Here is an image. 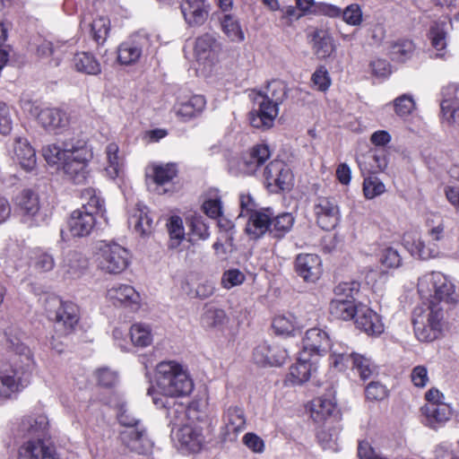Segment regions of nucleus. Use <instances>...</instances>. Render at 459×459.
<instances>
[{"label": "nucleus", "mask_w": 459, "mask_h": 459, "mask_svg": "<svg viewBox=\"0 0 459 459\" xmlns=\"http://www.w3.org/2000/svg\"><path fill=\"white\" fill-rule=\"evenodd\" d=\"M42 155L49 165H62L65 175L74 183H82L87 176L91 152L82 139L71 138L62 146L50 143L42 148Z\"/></svg>", "instance_id": "obj_1"}, {"label": "nucleus", "mask_w": 459, "mask_h": 459, "mask_svg": "<svg viewBox=\"0 0 459 459\" xmlns=\"http://www.w3.org/2000/svg\"><path fill=\"white\" fill-rule=\"evenodd\" d=\"M13 355L8 363L0 368V397L8 398L24 389L30 382L33 358L28 346L10 342Z\"/></svg>", "instance_id": "obj_2"}, {"label": "nucleus", "mask_w": 459, "mask_h": 459, "mask_svg": "<svg viewBox=\"0 0 459 459\" xmlns=\"http://www.w3.org/2000/svg\"><path fill=\"white\" fill-rule=\"evenodd\" d=\"M156 384L159 392L151 386L147 394L152 396L153 403L159 408L167 406L164 396H186L194 388V383L187 372L175 361H162L158 364Z\"/></svg>", "instance_id": "obj_3"}, {"label": "nucleus", "mask_w": 459, "mask_h": 459, "mask_svg": "<svg viewBox=\"0 0 459 459\" xmlns=\"http://www.w3.org/2000/svg\"><path fill=\"white\" fill-rule=\"evenodd\" d=\"M287 85L281 80L268 82L264 92H259L254 99L255 108L249 113L252 126L268 129L273 126L281 105L287 97Z\"/></svg>", "instance_id": "obj_4"}, {"label": "nucleus", "mask_w": 459, "mask_h": 459, "mask_svg": "<svg viewBox=\"0 0 459 459\" xmlns=\"http://www.w3.org/2000/svg\"><path fill=\"white\" fill-rule=\"evenodd\" d=\"M418 292L429 306H455L459 302V290L455 283L440 272L426 273L418 280Z\"/></svg>", "instance_id": "obj_5"}, {"label": "nucleus", "mask_w": 459, "mask_h": 459, "mask_svg": "<svg viewBox=\"0 0 459 459\" xmlns=\"http://www.w3.org/2000/svg\"><path fill=\"white\" fill-rule=\"evenodd\" d=\"M444 307L423 303L414 308L412 324L414 334L420 342H430L438 339L443 332Z\"/></svg>", "instance_id": "obj_6"}, {"label": "nucleus", "mask_w": 459, "mask_h": 459, "mask_svg": "<svg viewBox=\"0 0 459 459\" xmlns=\"http://www.w3.org/2000/svg\"><path fill=\"white\" fill-rule=\"evenodd\" d=\"M102 212V203H86L81 208L74 210L67 221L69 234L60 230L61 241L67 242L70 236L83 238L90 235L95 223L96 217Z\"/></svg>", "instance_id": "obj_7"}, {"label": "nucleus", "mask_w": 459, "mask_h": 459, "mask_svg": "<svg viewBox=\"0 0 459 459\" xmlns=\"http://www.w3.org/2000/svg\"><path fill=\"white\" fill-rule=\"evenodd\" d=\"M254 203H240V216L247 218L245 232L250 239L257 240L270 234L273 210L270 208H249Z\"/></svg>", "instance_id": "obj_8"}, {"label": "nucleus", "mask_w": 459, "mask_h": 459, "mask_svg": "<svg viewBox=\"0 0 459 459\" xmlns=\"http://www.w3.org/2000/svg\"><path fill=\"white\" fill-rule=\"evenodd\" d=\"M330 359L331 364L340 371L345 370L351 366V369L364 381L377 371V366L369 358L354 351H333Z\"/></svg>", "instance_id": "obj_9"}, {"label": "nucleus", "mask_w": 459, "mask_h": 459, "mask_svg": "<svg viewBox=\"0 0 459 459\" xmlns=\"http://www.w3.org/2000/svg\"><path fill=\"white\" fill-rule=\"evenodd\" d=\"M129 264L128 251L114 242L102 241L100 247L99 267L108 273H120Z\"/></svg>", "instance_id": "obj_10"}, {"label": "nucleus", "mask_w": 459, "mask_h": 459, "mask_svg": "<svg viewBox=\"0 0 459 459\" xmlns=\"http://www.w3.org/2000/svg\"><path fill=\"white\" fill-rule=\"evenodd\" d=\"M56 307L55 311H49L48 316L55 323V331L58 336L70 334L79 321V308L72 302H62L58 299H52Z\"/></svg>", "instance_id": "obj_11"}, {"label": "nucleus", "mask_w": 459, "mask_h": 459, "mask_svg": "<svg viewBox=\"0 0 459 459\" xmlns=\"http://www.w3.org/2000/svg\"><path fill=\"white\" fill-rule=\"evenodd\" d=\"M429 241L431 243L428 247L420 238H412L411 241L410 236L404 238V246L412 255L418 256L420 259L427 260L436 257L438 254L437 242L442 240L445 237L444 225L440 223L429 230Z\"/></svg>", "instance_id": "obj_12"}, {"label": "nucleus", "mask_w": 459, "mask_h": 459, "mask_svg": "<svg viewBox=\"0 0 459 459\" xmlns=\"http://www.w3.org/2000/svg\"><path fill=\"white\" fill-rule=\"evenodd\" d=\"M265 186L270 192L277 193L280 190L290 189L292 185L293 175L289 166L282 160L271 161L264 169Z\"/></svg>", "instance_id": "obj_13"}, {"label": "nucleus", "mask_w": 459, "mask_h": 459, "mask_svg": "<svg viewBox=\"0 0 459 459\" xmlns=\"http://www.w3.org/2000/svg\"><path fill=\"white\" fill-rule=\"evenodd\" d=\"M311 418L317 424L337 422L340 418V411L332 390L328 394L313 400Z\"/></svg>", "instance_id": "obj_14"}, {"label": "nucleus", "mask_w": 459, "mask_h": 459, "mask_svg": "<svg viewBox=\"0 0 459 459\" xmlns=\"http://www.w3.org/2000/svg\"><path fill=\"white\" fill-rule=\"evenodd\" d=\"M128 225L143 238H149L153 230V220L149 208L143 203H133L128 208Z\"/></svg>", "instance_id": "obj_15"}, {"label": "nucleus", "mask_w": 459, "mask_h": 459, "mask_svg": "<svg viewBox=\"0 0 459 459\" xmlns=\"http://www.w3.org/2000/svg\"><path fill=\"white\" fill-rule=\"evenodd\" d=\"M19 459H58L53 443L46 438H30L19 448Z\"/></svg>", "instance_id": "obj_16"}, {"label": "nucleus", "mask_w": 459, "mask_h": 459, "mask_svg": "<svg viewBox=\"0 0 459 459\" xmlns=\"http://www.w3.org/2000/svg\"><path fill=\"white\" fill-rule=\"evenodd\" d=\"M36 118L45 131L54 134L62 133L69 124L66 113L56 108L40 109L36 115Z\"/></svg>", "instance_id": "obj_17"}, {"label": "nucleus", "mask_w": 459, "mask_h": 459, "mask_svg": "<svg viewBox=\"0 0 459 459\" xmlns=\"http://www.w3.org/2000/svg\"><path fill=\"white\" fill-rule=\"evenodd\" d=\"M288 356L284 347L279 344H269L266 342L257 345L253 352L254 360L260 365L281 366Z\"/></svg>", "instance_id": "obj_18"}, {"label": "nucleus", "mask_w": 459, "mask_h": 459, "mask_svg": "<svg viewBox=\"0 0 459 459\" xmlns=\"http://www.w3.org/2000/svg\"><path fill=\"white\" fill-rule=\"evenodd\" d=\"M211 5L206 0H183L180 10L186 22L191 26H201L208 19Z\"/></svg>", "instance_id": "obj_19"}, {"label": "nucleus", "mask_w": 459, "mask_h": 459, "mask_svg": "<svg viewBox=\"0 0 459 459\" xmlns=\"http://www.w3.org/2000/svg\"><path fill=\"white\" fill-rule=\"evenodd\" d=\"M121 439L128 449L139 455L149 453L152 447V442L149 438L146 428L143 425L136 429H127L121 432Z\"/></svg>", "instance_id": "obj_20"}, {"label": "nucleus", "mask_w": 459, "mask_h": 459, "mask_svg": "<svg viewBox=\"0 0 459 459\" xmlns=\"http://www.w3.org/2000/svg\"><path fill=\"white\" fill-rule=\"evenodd\" d=\"M354 318L356 326L368 335H379L384 332L379 315L365 305L359 304Z\"/></svg>", "instance_id": "obj_21"}, {"label": "nucleus", "mask_w": 459, "mask_h": 459, "mask_svg": "<svg viewBox=\"0 0 459 459\" xmlns=\"http://www.w3.org/2000/svg\"><path fill=\"white\" fill-rule=\"evenodd\" d=\"M295 270L305 281L315 282L321 275V259L314 254H300L296 257Z\"/></svg>", "instance_id": "obj_22"}, {"label": "nucleus", "mask_w": 459, "mask_h": 459, "mask_svg": "<svg viewBox=\"0 0 459 459\" xmlns=\"http://www.w3.org/2000/svg\"><path fill=\"white\" fill-rule=\"evenodd\" d=\"M220 43L211 34L205 33L195 39V56L200 63L212 64L218 57Z\"/></svg>", "instance_id": "obj_23"}, {"label": "nucleus", "mask_w": 459, "mask_h": 459, "mask_svg": "<svg viewBox=\"0 0 459 459\" xmlns=\"http://www.w3.org/2000/svg\"><path fill=\"white\" fill-rule=\"evenodd\" d=\"M107 297L115 306L137 308L140 303L139 293L128 284H115L108 290Z\"/></svg>", "instance_id": "obj_24"}, {"label": "nucleus", "mask_w": 459, "mask_h": 459, "mask_svg": "<svg viewBox=\"0 0 459 459\" xmlns=\"http://www.w3.org/2000/svg\"><path fill=\"white\" fill-rule=\"evenodd\" d=\"M330 348L328 334L320 328H311L306 332L303 338V353L307 352L324 355Z\"/></svg>", "instance_id": "obj_25"}, {"label": "nucleus", "mask_w": 459, "mask_h": 459, "mask_svg": "<svg viewBox=\"0 0 459 459\" xmlns=\"http://www.w3.org/2000/svg\"><path fill=\"white\" fill-rule=\"evenodd\" d=\"M206 100L202 95H193L189 98L179 100L174 106V110L178 117L182 121H188L204 109Z\"/></svg>", "instance_id": "obj_26"}, {"label": "nucleus", "mask_w": 459, "mask_h": 459, "mask_svg": "<svg viewBox=\"0 0 459 459\" xmlns=\"http://www.w3.org/2000/svg\"><path fill=\"white\" fill-rule=\"evenodd\" d=\"M421 412L426 418V425L433 429L440 428L451 417L450 406L446 403H428L421 407Z\"/></svg>", "instance_id": "obj_27"}, {"label": "nucleus", "mask_w": 459, "mask_h": 459, "mask_svg": "<svg viewBox=\"0 0 459 459\" xmlns=\"http://www.w3.org/2000/svg\"><path fill=\"white\" fill-rule=\"evenodd\" d=\"M317 224L325 230L333 229L340 218L339 208L334 203H317L314 206Z\"/></svg>", "instance_id": "obj_28"}, {"label": "nucleus", "mask_w": 459, "mask_h": 459, "mask_svg": "<svg viewBox=\"0 0 459 459\" xmlns=\"http://www.w3.org/2000/svg\"><path fill=\"white\" fill-rule=\"evenodd\" d=\"M176 437L180 445V448L192 453L198 452L204 443V437L201 430L189 425L180 428Z\"/></svg>", "instance_id": "obj_29"}, {"label": "nucleus", "mask_w": 459, "mask_h": 459, "mask_svg": "<svg viewBox=\"0 0 459 459\" xmlns=\"http://www.w3.org/2000/svg\"><path fill=\"white\" fill-rule=\"evenodd\" d=\"M17 204V208L15 211H18L24 221H29L30 225H39L48 220L50 215V210L48 207L41 206L40 203H15ZM43 204H47L48 203H43Z\"/></svg>", "instance_id": "obj_30"}, {"label": "nucleus", "mask_w": 459, "mask_h": 459, "mask_svg": "<svg viewBox=\"0 0 459 459\" xmlns=\"http://www.w3.org/2000/svg\"><path fill=\"white\" fill-rule=\"evenodd\" d=\"M145 37H138L136 39L123 42L117 49V58L122 65H133L139 61L143 55Z\"/></svg>", "instance_id": "obj_31"}, {"label": "nucleus", "mask_w": 459, "mask_h": 459, "mask_svg": "<svg viewBox=\"0 0 459 459\" xmlns=\"http://www.w3.org/2000/svg\"><path fill=\"white\" fill-rule=\"evenodd\" d=\"M177 167L174 163L152 165V178L155 184V188L153 191L159 195L166 193L168 189L165 187V186L177 176Z\"/></svg>", "instance_id": "obj_32"}, {"label": "nucleus", "mask_w": 459, "mask_h": 459, "mask_svg": "<svg viewBox=\"0 0 459 459\" xmlns=\"http://www.w3.org/2000/svg\"><path fill=\"white\" fill-rule=\"evenodd\" d=\"M166 230L169 234L167 248L169 251H180V247L186 239L183 220L178 215L170 216L166 223Z\"/></svg>", "instance_id": "obj_33"}, {"label": "nucleus", "mask_w": 459, "mask_h": 459, "mask_svg": "<svg viewBox=\"0 0 459 459\" xmlns=\"http://www.w3.org/2000/svg\"><path fill=\"white\" fill-rule=\"evenodd\" d=\"M312 48L318 58L329 57L335 50V45L331 33L323 29H317L312 33Z\"/></svg>", "instance_id": "obj_34"}, {"label": "nucleus", "mask_w": 459, "mask_h": 459, "mask_svg": "<svg viewBox=\"0 0 459 459\" xmlns=\"http://www.w3.org/2000/svg\"><path fill=\"white\" fill-rule=\"evenodd\" d=\"M21 429L31 438H46L48 431V419L43 414L25 417L22 420Z\"/></svg>", "instance_id": "obj_35"}, {"label": "nucleus", "mask_w": 459, "mask_h": 459, "mask_svg": "<svg viewBox=\"0 0 459 459\" xmlns=\"http://www.w3.org/2000/svg\"><path fill=\"white\" fill-rule=\"evenodd\" d=\"M14 152L26 171L34 169L37 163L36 152L27 139L19 137L15 140Z\"/></svg>", "instance_id": "obj_36"}, {"label": "nucleus", "mask_w": 459, "mask_h": 459, "mask_svg": "<svg viewBox=\"0 0 459 459\" xmlns=\"http://www.w3.org/2000/svg\"><path fill=\"white\" fill-rule=\"evenodd\" d=\"M88 262L85 256L75 250H69L60 264L64 274L77 276L87 267Z\"/></svg>", "instance_id": "obj_37"}, {"label": "nucleus", "mask_w": 459, "mask_h": 459, "mask_svg": "<svg viewBox=\"0 0 459 459\" xmlns=\"http://www.w3.org/2000/svg\"><path fill=\"white\" fill-rule=\"evenodd\" d=\"M270 157V151L267 145L258 144L253 147L250 152L243 158L244 170L251 174L256 169L264 164Z\"/></svg>", "instance_id": "obj_38"}, {"label": "nucleus", "mask_w": 459, "mask_h": 459, "mask_svg": "<svg viewBox=\"0 0 459 459\" xmlns=\"http://www.w3.org/2000/svg\"><path fill=\"white\" fill-rule=\"evenodd\" d=\"M415 51V45L411 40L400 39L389 42L387 55L394 62L403 63L410 59Z\"/></svg>", "instance_id": "obj_39"}, {"label": "nucleus", "mask_w": 459, "mask_h": 459, "mask_svg": "<svg viewBox=\"0 0 459 459\" xmlns=\"http://www.w3.org/2000/svg\"><path fill=\"white\" fill-rule=\"evenodd\" d=\"M358 307L355 301L333 299L329 305V313L334 319L347 321L354 318Z\"/></svg>", "instance_id": "obj_40"}, {"label": "nucleus", "mask_w": 459, "mask_h": 459, "mask_svg": "<svg viewBox=\"0 0 459 459\" xmlns=\"http://www.w3.org/2000/svg\"><path fill=\"white\" fill-rule=\"evenodd\" d=\"M107 166L105 170L110 178H116L123 171L124 159L119 154V148L117 143H110L106 147Z\"/></svg>", "instance_id": "obj_41"}, {"label": "nucleus", "mask_w": 459, "mask_h": 459, "mask_svg": "<svg viewBox=\"0 0 459 459\" xmlns=\"http://www.w3.org/2000/svg\"><path fill=\"white\" fill-rule=\"evenodd\" d=\"M334 423H322L324 426L316 432L317 441L323 449L337 450L340 428Z\"/></svg>", "instance_id": "obj_42"}, {"label": "nucleus", "mask_w": 459, "mask_h": 459, "mask_svg": "<svg viewBox=\"0 0 459 459\" xmlns=\"http://www.w3.org/2000/svg\"><path fill=\"white\" fill-rule=\"evenodd\" d=\"M224 423L227 435H236L242 431L246 425V418L242 408L230 407L224 415Z\"/></svg>", "instance_id": "obj_43"}, {"label": "nucleus", "mask_w": 459, "mask_h": 459, "mask_svg": "<svg viewBox=\"0 0 459 459\" xmlns=\"http://www.w3.org/2000/svg\"><path fill=\"white\" fill-rule=\"evenodd\" d=\"M302 353L296 364L290 368L289 380L293 385H301L307 382L312 372V364Z\"/></svg>", "instance_id": "obj_44"}, {"label": "nucleus", "mask_w": 459, "mask_h": 459, "mask_svg": "<svg viewBox=\"0 0 459 459\" xmlns=\"http://www.w3.org/2000/svg\"><path fill=\"white\" fill-rule=\"evenodd\" d=\"M76 71L86 74L96 75L101 72L100 65L95 56L88 52H80L74 56Z\"/></svg>", "instance_id": "obj_45"}, {"label": "nucleus", "mask_w": 459, "mask_h": 459, "mask_svg": "<svg viewBox=\"0 0 459 459\" xmlns=\"http://www.w3.org/2000/svg\"><path fill=\"white\" fill-rule=\"evenodd\" d=\"M293 223L294 218L291 213L282 212L276 216L273 213L269 235L273 238L281 239L290 232Z\"/></svg>", "instance_id": "obj_46"}, {"label": "nucleus", "mask_w": 459, "mask_h": 459, "mask_svg": "<svg viewBox=\"0 0 459 459\" xmlns=\"http://www.w3.org/2000/svg\"><path fill=\"white\" fill-rule=\"evenodd\" d=\"M221 28L228 39L233 42H242L245 39L238 20L231 14H224L221 18Z\"/></svg>", "instance_id": "obj_47"}, {"label": "nucleus", "mask_w": 459, "mask_h": 459, "mask_svg": "<svg viewBox=\"0 0 459 459\" xmlns=\"http://www.w3.org/2000/svg\"><path fill=\"white\" fill-rule=\"evenodd\" d=\"M299 327L297 318L292 314L277 316L273 321V328L277 334L290 335Z\"/></svg>", "instance_id": "obj_48"}, {"label": "nucleus", "mask_w": 459, "mask_h": 459, "mask_svg": "<svg viewBox=\"0 0 459 459\" xmlns=\"http://www.w3.org/2000/svg\"><path fill=\"white\" fill-rule=\"evenodd\" d=\"M130 336L135 346L146 347L152 342V336L149 325L141 323L131 326Z\"/></svg>", "instance_id": "obj_49"}, {"label": "nucleus", "mask_w": 459, "mask_h": 459, "mask_svg": "<svg viewBox=\"0 0 459 459\" xmlns=\"http://www.w3.org/2000/svg\"><path fill=\"white\" fill-rule=\"evenodd\" d=\"M359 288L360 284L356 281L341 282L333 290V299L355 301V296L359 293Z\"/></svg>", "instance_id": "obj_50"}, {"label": "nucleus", "mask_w": 459, "mask_h": 459, "mask_svg": "<svg viewBox=\"0 0 459 459\" xmlns=\"http://www.w3.org/2000/svg\"><path fill=\"white\" fill-rule=\"evenodd\" d=\"M91 35L93 39L102 44L106 41L110 30V21L104 16H100L91 23Z\"/></svg>", "instance_id": "obj_51"}, {"label": "nucleus", "mask_w": 459, "mask_h": 459, "mask_svg": "<svg viewBox=\"0 0 459 459\" xmlns=\"http://www.w3.org/2000/svg\"><path fill=\"white\" fill-rule=\"evenodd\" d=\"M202 324L205 327H217L227 321V316L223 309L208 307L202 316Z\"/></svg>", "instance_id": "obj_52"}, {"label": "nucleus", "mask_w": 459, "mask_h": 459, "mask_svg": "<svg viewBox=\"0 0 459 459\" xmlns=\"http://www.w3.org/2000/svg\"><path fill=\"white\" fill-rule=\"evenodd\" d=\"M446 22H435L430 28L429 37L432 46L437 50L442 51L446 47Z\"/></svg>", "instance_id": "obj_53"}, {"label": "nucleus", "mask_w": 459, "mask_h": 459, "mask_svg": "<svg viewBox=\"0 0 459 459\" xmlns=\"http://www.w3.org/2000/svg\"><path fill=\"white\" fill-rule=\"evenodd\" d=\"M441 112L448 124H454L459 117V100L456 98L444 99L441 101Z\"/></svg>", "instance_id": "obj_54"}, {"label": "nucleus", "mask_w": 459, "mask_h": 459, "mask_svg": "<svg viewBox=\"0 0 459 459\" xmlns=\"http://www.w3.org/2000/svg\"><path fill=\"white\" fill-rule=\"evenodd\" d=\"M117 420L121 425L128 429H136L143 425L141 420L125 403L120 404L118 407Z\"/></svg>", "instance_id": "obj_55"}, {"label": "nucleus", "mask_w": 459, "mask_h": 459, "mask_svg": "<svg viewBox=\"0 0 459 459\" xmlns=\"http://www.w3.org/2000/svg\"><path fill=\"white\" fill-rule=\"evenodd\" d=\"M55 264L53 255L47 251H39L33 258V268L39 273L51 271Z\"/></svg>", "instance_id": "obj_56"}, {"label": "nucleus", "mask_w": 459, "mask_h": 459, "mask_svg": "<svg viewBox=\"0 0 459 459\" xmlns=\"http://www.w3.org/2000/svg\"><path fill=\"white\" fill-rule=\"evenodd\" d=\"M341 16L343 22L351 26H359L363 21L362 10L357 4H351L342 10Z\"/></svg>", "instance_id": "obj_57"}, {"label": "nucleus", "mask_w": 459, "mask_h": 459, "mask_svg": "<svg viewBox=\"0 0 459 459\" xmlns=\"http://www.w3.org/2000/svg\"><path fill=\"white\" fill-rule=\"evenodd\" d=\"M385 191V185L377 177H368L364 179L363 192L368 199H373Z\"/></svg>", "instance_id": "obj_58"}, {"label": "nucleus", "mask_w": 459, "mask_h": 459, "mask_svg": "<svg viewBox=\"0 0 459 459\" xmlns=\"http://www.w3.org/2000/svg\"><path fill=\"white\" fill-rule=\"evenodd\" d=\"M245 274L238 269H230L223 273L221 277V284L226 289H231L244 282Z\"/></svg>", "instance_id": "obj_59"}, {"label": "nucleus", "mask_w": 459, "mask_h": 459, "mask_svg": "<svg viewBox=\"0 0 459 459\" xmlns=\"http://www.w3.org/2000/svg\"><path fill=\"white\" fill-rule=\"evenodd\" d=\"M394 108L398 116H408L414 110L415 102L411 95L403 94L394 100Z\"/></svg>", "instance_id": "obj_60"}, {"label": "nucleus", "mask_w": 459, "mask_h": 459, "mask_svg": "<svg viewBox=\"0 0 459 459\" xmlns=\"http://www.w3.org/2000/svg\"><path fill=\"white\" fill-rule=\"evenodd\" d=\"M380 263L386 268H398L402 264V257L394 247H387L383 250L380 256Z\"/></svg>", "instance_id": "obj_61"}, {"label": "nucleus", "mask_w": 459, "mask_h": 459, "mask_svg": "<svg viewBox=\"0 0 459 459\" xmlns=\"http://www.w3.org/2000/svg\"><path fill=\"white\" fill-rule=\"evenodd\" d=\"M366 397L371 401H382L388 396L387 388L380 382H370L365 390Z\"/></svg>", "instance_id": "obj_62"}, {"label": "nucleus", "mask_w": 459, "mask_h": 459, "mask_svg": "<svg viewBox=\"0 0 459 459\" xmlns=\"http://www.w3.org/2000/svg\"><path fill=\"white\" fill-rule=\"evenodd\" d=\"M311 81L313 84L321 91H326L330 84L331 79L329 77L327 70L321 66L315 71L312 74Z\"/></svg>", "instance_id": "obj_63"}, {"label": "nucleus", "mask_w": 459, "mask_h": 459, "mask_svg": "<svg viewBox=\"0 0 459 459\" xmlns=\"http://www.w3.org/2000/svg\"><path fill=\"white\" fill-rule=\"evenodd\" d=\"M411 379L417 387L426 386L429 380L427 368L421 365L413 368L411 373Z\"/></svg>", "instance_id": "obj_64"}]
</instances>
